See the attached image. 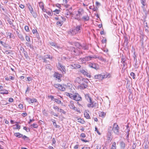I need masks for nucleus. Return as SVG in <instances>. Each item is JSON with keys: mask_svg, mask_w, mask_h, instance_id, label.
<instances>
[{"mask_svg": "<svg viewBox=\"0 0 149 149\" xmlns=\"http://www.w3.org/2000/svg\"><path fill=\"white\" fill-rule=\"evenodd\" d=\"M110 76V74H108L107 75V73L105 74L103 73L101 74L95 75L94 76V78L95 79H98L99 80H101L104 79L106 78L107 77L109 78Z\"/></svg>", "mask_w": 149, "mask_h": 149, "instance_id": "1", "label": "nucleus"}, {"mask_svg": "<svg viewBox=\"0 0 149 149\" xmlns=\"http://www.w3.org/2000/svg\"><path fill=\"white\" fill-rule=\"evenodd\" d=\"M112 130L116 134L118 135L119 134V127L116 123L114 124Z\"/></svg>", "mask_w": 149, "mask_h": 149, "instance_id": "2", "label": "nucleus"}, {"mask_svg": "<svg viewBox=\"0 0 149 149\" xmlns=\"http://www.w3.org/2000/svg\"><path fill=\"white\" fill-rule=\"evenodd\" d=\"M53 57L51 56L50 55L46 54L42 57V59L43 60V62L48 63L49 61H47V59H49L52 60L53 59Z\"/></svg>", "mask_w": 149, "mask_h": 149, "instance_id": "3", "label": "nucleus"}, {"mask_svg": "<svg viewBox=\"0 0 149 149\" xmlns=\"http://www.w3.org/2000/svg\"><path fill=\"white\" fill-rule=\"evenodd\" d=\"M71 49L72 53L74 55L78 56L82 54L81 52H80L77 49H76L73 47H71Z\"/></svg>", "mask_w": 149, "mask_h": 149, "instance_id": "4", "label": "nucleus"}, {"mask_svg": "<svg viewBox=\"0 0 149 149\" xmlns=\"http://www.w3.org/2000/svg\"><path fill=\"white\" fill-rule=\"evenodd\" d=\"M57 67L60 70L63 74L65 73L66 70L65 66L61 64L58 63L57 65Z\"/></svg>", "mask_w": 149, "mask_h": 149, "instance_id": "5", "label": "nucleus"}, {"mask_svg": "<svg viewBox=\"0 0 149 149\" xmlns=\"http://www.w3.org/2000/svg\"><path fill=\"white\" fill-rule=\"evenodd\" d=\"M92 58L93 57L92 56H88L83 58H80L79 60L82 62L83 63H86V61L91 60Z\"/></svg>", "mask_w": 149, "mask_h": 149, "instance_id": "6", "label": "nucleus"}, {"mask_svg": "<svg viewBox=\"0 0 149 149\" xmlns=\"http://www.w3.org/2000/svg\"><path fill=\"white\" fill-rule=\"evenodd\" d=\"M27 6L29 10L30 11L33 17L35 18L37 16L36 13L33 11V9L31 5L30 4H28Z\"/></svg>", "mask_w": 149, "mask_h": 149, "instance_id": "7", "label": "nucleus"}, {"mask_svg": "<svg viewBox=\"0 0 149 149\" xmlns=\"http://www.w3.org/2000/svg\"><path fill=\"white\" fill-rule=\"evenodd\" d=\"M54 86L56 88H58L61 91H64L65 88L64 87V84H54Z\"/></svg>", "mask_w": 149, "mask_h": 149, "instance_id": "8", "label": "nucleus"}, {"mask_svg": "<svg viewBox=\"0 0 149 149\" xmlns=\"http://www.w3.org/2000/svg\"><path fill=\"white\" fill-rule=\"evenodd\" d=\"M89 66L90 67L95 69L96 70H98L99 68L98 65L97 64L95 63H90L89 65Z\"/></svg>", "mask_w": 149, "mask_h": 149, "instance_id": "9", "label": "nucleus"}, {"mask_svg": "<svg viewBox=\"0 0 149 149\" xmlns=\"http://www.w3.org/2000/svg\"><path fill=\"white\" fill-rule=\"evenodd\" d=\"M68 33L71 35H74L76 34L77 33L74 28H72L68 31Z\"/></svg>", "mask_w": 149, "mask_h": 149, "instance_id": "10", "label": "nucleus"}, {"mask_svg": "<svg viewBox=\"0 0 149 149\" xmlns=\"http://www.w3.org/2000/svg\"><path fill=\"white\" fill-rule=\"evenodd\" d=\"M19 52L21 55H24L25 56H26L27 54L26 52L24 51V48L22 47H21L20 48Z\"/></svg>", "mask_w": 149, "mask_h": 149, "instance_id": "11", "label": "nucleus"}, {"mask_svg": "<svg viewBox=\"0 0 149 149\" xmlns=\"http://www.w3.org/2000/svg\"><path fill=\"white\" fill-rule=\"evenodd\" d=\"M90 19L88 15L83 16L82 18H81V20L85 22L86 21H89Z\"/></svg>", "mask_w": 149, "mask_h": 149, "instance_id": "12", "label": "nucleus"}, {"mask_svg": "<svg viewBox=\"0 0 149 149\" xmlns=\"http://www.w3.org/2000/svg\"><path fill=\"white\" fill-rule=\"evenodd\" d=\"M74 100L76 101H81V98L78 93H75Z\"/></svg>", "mask_w": 149, "mask_h": 149, "instance_id": "13", "label": "nucleus"}, {"mask_svg": "<svg viewBox=\"0 0 149 149\" xmlns=\"http://www.w3.org/2000/svg\"><path fill=\"white\" fill-rule=\"evenodd\" d=\"M26 100L29 103H33L37 102V100L35 98L31 99L29 97L26 98Z\"/></svg>", "mask_w": 149, "mask_h": 149, "instance_id": "14", "label": "nucleus"}, {"mask_svg": "<svg viewBox=\"0 0 149 149\" xmlns=\"http://www.w3.org/2000/svg\"><path fill=\"white\" fill-rule=\"evenodd\" d=\"M80 72L84 75L86 76L89 78H91V75L89 74L88 72L84 70H82L80 71Z\"/></svg>", "mask_w": 149, "mask_h": 149, "instance_id": "15", "label": "nucleus"}, {"mask_svg": "<svg viewBox=\"0 0 149 149\" xmlns=\"http://www.w3.org/2000/svg\"><path fill=\"white\" fill-rule=\"evenodd\" d=\"M70 65L73 68L75 69L79 68L81 67V66L80 65L76 63L71 64Z\"/></svg>", "mask_w": 149, "mask_h": 149, "instance_id": "16", "label": "nucleus"}, {"mask_svg": "<svg viewBox=\"0 0 149 149\" xmlns=\"http://www.w3.org/2000/svg\"><path fill=\"white\" fill-rule=\"evenodd\" d=\"M19 138H22V139L24 140L28 141L29 140V138L25 135H23V134L19 133Z\"/></svg>", "mask_w": 149, "mask_h": 149, "instance_id": "17", "label": "nucleus"}, {"mask_svg": "<svg viewBox=\"0 0 149 149\" xmlns=\"http://www.w3.org/2000/svg\"><path fill=\"white\" fill-rule=\"evenodd\" d=\"M74 29H75V30L77 33L78 32H80V31L81 29H82V26L81 25H77Z\"/></svg>", "mask_w": 149, "mask_h": 149, "instance_id": "18", "label": "nucleus"}, {"mask_svg": "<svg viewBox=\"0 0 149 149\" xmlns=\"http://www.w3.org/2000/svg\"><path fill=\"white\" fill-rule=\"evenodd\" d=\"M126 146V144L123 141H121L120 143V149H125Z\"/></svg>", "mask_w": 149, "mask_h": 149, "instance_id": "19", "label": "nucleus"}, {"mask_svg": "<svg viewBox=\"0 0 149 149\" xmlns=\"http://www.w3.org/2000/svg\"><path fill=\"white\" fill-rule=\"evenodd\" d=\"M84 13V10L82 8H79L78 10V13L81 17Z\"/></svg>", "mask_w": 149, "mask_h": 149, "instance_id": "20", "label": "nucleus"}, {"mask_svg": "<svg viewBox=\"0 0 149 149\" xmlns=\"http://www.w3.org/2000/svg\"><path fill=\"white\" fill-rule=\"evenodd\" d=\"M61 75L59 74L55 73L54 74V77L58 79V81H61L60 78L61 77Z\"/></svg>", "mask_w": 149, "mask_h": 149, "instance_id": "21", "label": "nucleus"}, {"mask_svg": "<svg viewBox=\"0 0 149 149\" xmlns=\"http://www.w3.org/2000/svg\"><path fill=\"white\" fill-rule=\"evenodd\" d=\"M82 81V80H81V79L79 77H77L75 80V82L78 84H80Z\"/></svg>", "mask_w": 149, "mask_h": 149, "instance_id": "22", "label": "nucleus"}, {"mask_svg": "<svg viewBox=\"0 0 149 149\" xmlns=\"http://www.w3.org/2000/svg\"><path fill=\"white\" fill-rule=\"evenodd\" d=\"M81 16L79 15L78 13L76 15L75 17L74 18L75 19L79 21L81 20V18H80Z\"/></svg>", "mask_w": 149, "mask_h": 149, "instance_id": "23", "label": "nucleus"}, {"mask_svg": "<svg viewBox=\"0 0 149 149\" xmlns=\"http://www.w3.org/2000/svg\"><path fill=\"white\" fill-rule=\"evenodd\" d=\"M8 91L7 90H2L0 91V93L1 94H8Z\"/></svg>", "mask_w": 149, "mask_h": 149, "instance_id": "24", "label": "nucleus"}, {"mask_svg": "<svg viewBox=\"0 0 149 149\" xmlns=\"http://www.w3.org/2000/svg\"><path fill=\"white\" fill-rule=\"evenodd\" d=\"M52 122L53 123V125L56 128H59V126L57 125L56 124V121L54 120H52Z\"/></svg>", "mask_w": 149, "mask_h": 149, "instance_id": "25", "label": "nucleus"}, {"mask_svg": "<svg viewBox=\"0 0 149 149\" xmlns=\"http://www.w3.org/2000/svg\"><path fill=\"white\" fill-rule=\"evenodd\" d=\"M126 59L124 57H123L122 58V61L121 62L123 64V66H124L125 65L127 64V63L125 62Z\"/></svg>", "mask_w": 149, "mask_h": 149, "instance_id": "26", "label": "nucleus"}, {"mask_svg": "<svg viewBox=\"0 0 149 149\" xmlns=\"http://www.w3.org/2000/svg\"><path fill=\"white\" fill-rule=\"evenodd\" d=\"M144 24L145 31L146 32H148V26L147 23L146 22H144Z\"/></svg>", "mask_w": 149, "mask_h": 149, "instance_id": "27", "label": "nucleus"}, {"mask_svg": "<svg viewBox=\"0 0 149 149\" xmlns=\"http://www.w3.org/2000/svg\"><path fill=\"white\" fill-rule=\"evenodd\" d=\"M85 97L86 99L87 100L88 102L91 99V97L89 96L88 94H85Z\"/></svg>", "mask_w": 149, "mask_h": 149, "instance_id": "28", "label": "nucleus"}, {"mask_svg": "<svg viewBox=\"0 0 149 149\" xmlns=\"http://www.w3.org/2000/svg\"><path fill=\"white\" fill-rule=\"evenodd\" d=\"M75 46L79 49L81 48L82 47V46L78 42H77L75 43Z\"/></svg>", "mask_w": 149, "mask_h": 149, "instance_id": "29", "label": "nucleus"}, {"mask_svg": "<svg viewBox=\"0 0 149 149\" xmlns=\"http://www.w3.org/2000/svg\"><path fill=\"white\" fill-rule=\"evenodd\" d=\"M26 46L27 47H29L31 49H33V45H31L29 42H26Z\"/></svg>", "mask_w": 149, "mask_h": 149, "instance_id": "30", "label": "nucleus"}, {"mask_svg": "<svg viewBox=\"0 0 149 149\" xmlns=\"http://www.w3.org/2000/svg\"><path fill=\"white\" fill-rule=\"evenodd\" d=\"M16 124L13 125V128L14 129H18L19 128V125L18 122H15Z\"/></svg>", "mask_w": 149, "mask_h": 149, "instance_id": "31", "label": "nucleus"}, {"mask_svg": "<svg viewBox=\"0 0 149 149\" xmlns=\"http://www.w3.org/2000/svg\"><path fill=\"white\" fill-rule=\"evenodd\" d=\"M6 20L8 23L10 24V25H13V23L12 22L13 21V20H11L9 18H7Z\"/></svg>", "mask_w": 149, "mask_h": 149, "instance_id": "32", "label": "nucleus"}, {"mask_svg": "<svg viewBox=\"0 0 149 149\" xmlns=\"http://www.w3.org/2000/svg\"><path fill=\"white\" fill-rule=\"evenodd\" d=\"M111 149H116V143L115 142H114L113 143L112 147Z\"/></svg>", "mask_w": 149, "mask_h": 149, "instance_id": "33", "label": "nucleus"}, {"mask_svg": "<svg viewBox=\"0 0 149 149\" xmlns=\"http://www.w3.org/2000/svg\"><path fill=\"white\" fill-rule=\"evenodd\" d=\"M39 6L42 9V10H43L44 8L43 3L41 2L39 3Z\"/></svg>", "mask_w": 149, "mask_h": 149, "instance_id": "34", "label": "nucleus"}, {"mask_svg": "<svg viewBox=\"0 0 149 149\" xmlns=\"http://www.w3.org/2000/svg\"><path fill=\"white\" fill-rule=\"evenodd\" d=\"M63 21H58L56 22V24L58 26H61L63 24Z\"/></svg>", "mask_w": 149, "mask_h": 149, "instance_id": "35", "label": "nucleus"}, {"mask_svg": "<svg viewBox=\"0 0 149 149\" xmlns=\"http://www.w3.org/2000/svg\"><path fill=\"white\" fill-rule=\"evenodd\" d=\"M54 100L58 104H60L61 103V102L57 98H55Z\"/></svg>", "mask_w": 149, "mask_h": 149, "instance_id": "36", "label": "nucleus"}, {"mask_svg": "<svg viewBox=\"0 0 149 149\" xmlns=\"http://www.w3.org/2000/svg\"><path fill=\"white\" fill-rule=\"evenodd\" d=\"M30 126L32 127H33L34 128H37L38 127V125L36 123H33V124L31 125Z\"/></svg>", "mask_w": 149, "mask_h": 149, "instance_id": "37", "label": "nucleus"}, {"mask_svg": "<svg viewBox=\"0 0 149 149\" xmlns=\"http://www.w3.org/2000/svg\"><path fill=\"white\" fill-rule=\"evenodd\" d=\"M7 37V38H10L11 37V33L10 32L6 33Z\"/></svg>", "mask_w": 149, "mask_h": 149, "instance_id": "38", "label": "nucleus"}, {"mask_svg": "<svg viewBox=\"0 0 149 149\" xmlns=\"http://www.w3.org/2000/svg\"><path fill=\"white\" fill-rule=\"evenodd\" d=\"M84 84H80V85H79L78 88V89H84Z\"/></svg>", "mask_w": 149, "mask_h": 149, "instance_id": "39", "label": "nucleus"}, {"mask_svg": "<svg viewBox=\"0 0 149 149\" xmlns=\"http://www.w3.org/2000/svg\"><path fill=\"white\" fill-rule=\"evenodd\" d=\"M77 121L82 124L84 123V121L81 118H79L77 119Z\"/></svg>", "mask_w": 149, "mask_h": 149, "instance_id": "40", "label": "nucleus"}, {"mask_svg": "<svg viewBox=\"0 0 149 149\" xmlns=\"http://www.w3.org/2000/svg\"><path fill=\"white\" fill-rule=\"evenodd\" d=\"M130 130L129 128V127L128 125L127 126V129L125 130V132L128 134V133H130Z\"/></svg>", "mask_w": 149, "mask_h": 149, "instance_id": "41", "label": "nucleus"}, {"mask_svg": "<svg viewBox=\"0 0 149 149\" xmlns=\"http://www.w3.org/2000/svg\"><path fill=\"white\" fill-rule=\"evenodd\" d=\"M84 115L85 117L87 119H88L89 118L90 116H89V114L87 113L86 112L85 113H84Z\"/></svg>", "mask_w": 149, "mask_h": 149, "instance_id": "42", "label": "nucleus"}, {"mask_svg": "<svg viewBox=\"0 0 149 149\" xmlns=\"http://www.w3.org/2000/svg\"><path fill=\"white\" fill-rule=\"evenodd\" d=\"M130 76L133 79H134L135 76V74L134 73L132 72L130 73Z\"/></svg>", "mask_w": 149, "mask_h": 149, "instance_id": "43", "label": "nucleus"}, {"mask_svg": "<svg viewBox=\"0 0 149 149\" xmlns=\"http://www.w3.org/2000/svg\"><path fill=\"white\" fill-rule=\"evenodd\" d=\"M106 115V113L103 112H102L100 114V116L102 117H104Z\"/></svg>", "mask_w": 149, "mask_h": 149, "instance_id": "44", "label": "nucleus"}, {"mask_svg": "<svg viewBox=\"0 0 149 149\" xmlns=\"http://www.w3.org/2000/svg\"><path fill=\"white\" fill-rule=\"evenodd\" d=\"M124 43H126V45H127L128 43V38L127 37L125 38V39L124 40Z\"/></svg>", "mask_w": 149, "mask_h": 149, "instance_id": "45", "label": "nucleus"}, {"mask_svg": "<svg viewBox=\"0 0 149 149\" xmlns=\"http://www.w3.org/2000/svg\"><path fill=\"white\" fill-rule=\"evenodd\" d=\"M141 1L143 6H144L146 5L145 4L146 0H141Z\"/></svg>", "mask_w": 149, "mask_h": 149, "instance_id": "46", "label": "nucleus"}, {"mask_svg": "<svg viewBox=\"0 0 149 149\" xmlns=\"http://www.w3.org/2000/svg\"><path fill=\"white\" fill-rule=\"evenodd\" d=\"M58 111L60 112H61L64 114H65L66 113V112L64 111V110L62 109H59Z\"/></svg>", "mask_w": 149, "mask_h": 149, "instance_id": "47", "label": "nucleus"}, {"mask_svg": "<svg viewBox=\"0 0 149 149\" xmlns=\"http://www.w3.org/2000/svg\"><path fill=\"white\" fill-rule=\"evenodd\" d=\"M136 146V143H134L132 146V149H135Z\"/></svg>", "mask_w": 149, "mask_h": 149, "instance_id": "48", "label": "nucleus"}, {"mask_svg": "<svg viewBox=\"0 0 149 149\" xmlns=\"http://www.w3.org/2000/svg\"><path fill=\"white\" fill-rule=\"evenodd\" d=\"M23 129L24 130H25L27 132H28L30 131V129L29 128H27L26 127H23Z\"/></svg>", "mask_w": 149, "mask_h": 149, "instance_id": "49", "label": "nucleus"}, {"mask_svg": "<svg viewBox=\"0 0 149 149\" xmlns=\"http://www.w3.org/2000/svg\"><path fill=\"white\" fill-rule=\"evenodd\" d=\"M95 131L98 134L100 135L101 134L99 132L96 127H95Z\"/></svg>", "mask_w": 149, "mask_h": 149, "instance_id": "50", "label": "nucleus"}, {"mask_svg": "<svg viewBox=\"0 0 149 149\" xmlns=\"http://www.w3.org/2000/svg\"><path fill=\"white\" fill-rule=\"evenodd\" d=\"M92 57H93V58H99V59H101V60H104V58H100L99 57H97L96 56H93Z\"/></svg>", "mask_w": 149, "mask_h": 149, "instance_id": "51", "label": "nucleus"}, {"mask_svg": "<svg viewBox=\"0 0 149 149\" xmlns=\"http://www.w3.org/2000/svg\"><path fill=\"white\" fill-rule=\"evenodd\" d=\"M50 44L51 45L53 46H56V44L53 42H50Z\"/></svg>", "mask_w": 149, "mask_h": 149, "instance_id": "52", "label": "nucleus"}, {"mask_svg": "<svg viewBox=\"0 0 149 149\" xmlns=\"http://www.w3.org/2000/svg\"><path fill=\"white\" fill-rule=\"evenodd\" d=\"M61 11L60 10L58 9H55L53 11L56 14H58Z\"/></svg>", "mask_w": 149, "mask_h": 149, "instance_id": "53", "label": "nucleus"}, {"mask_svg": "<svg viewBox=\"0 0 149 149\" xmlns=\"http://www.w3.org/2000/svg\"><path fill=\"white\" fill-rule=\"evenodd\" d=\"M50 114L52 115H54L55 116H57V117L58 116V115L56 114V113L53 112H52V111L50 113Z\"/></svg>", "mask_w": 149, "mask_h": 149, "instance_id": "54", "label": "nucleus"}, {"mask_svg": "<svg viewBox=\"0 0 149 149\" xmlns=\"http://www.w3.org/2000/svg\"><path fill=\"white\" fill-rule=\"evenodd\" d=\"M71 93H68V92H65V95L68 96L70 98V97H71Z\"/></svg>", "mask_w": 149, "mask_h": 149, "instance_id": "55", "label": "nucleus"}, {"mask_svg": "<svg viewBox=\"0 0 149 149\" xmlns=\"http://www.w3.org/2000/svg\"><path fill=\"white\" fill-rule=\"evenodd\" d=\"M47 13L48 15L51 16H52L53 15V13L52 12L48 11L47 12Z\"/></svg>", "mask_w": 149, "mask_h": 149, "instance_id": "56", "label": "nucleus"}, {"mask_svg": "<svg viewBox=\"0 0 149 149\" xmlns=\"http://www.w3.org/2000/svg\"><path fill=\"white\" fill-rule=\"evenodd\" d=\"M49 98H50L52 100H54V99H55L53 96L52 95H50L48 96Z\"/></svg>", "mask_w": 149, "mask_h": 149, "instance_id": "57", "label": "nucleus"}, {"mask_svg": "<svg viewBox=\"0 0 149 149\" xmlns=\"http://www.w3.org/2000/svg\"><path fill=\"white\" fill-rule=\"evenodd\" d=\"M71 99L74 100L75 98V94L74 95H73L72 94H71V97H70Z\"/></svg>", "mask_w": 149, "mask_h": 149, "instance_id": "58", "label": "nucleus"}, {"mask_svg": "<svg viewBox=\"0 0 149 149\" xmlns=\"http://www.w3.org/2000/svg\"><path fill=\"white\" fill-rule=\"evenodd\" d=\"M86 136L84 133H82L80 135V136L83 138H84L86 137Z\"/></svg>", "mask_w": 149, "mask_h": 149, "instance_id": "59", "label": "nucleus"}, {"mask_svg": "<svg viewBox=\"0 0 149 149\" xmlns=\"http://www.w3.org/2000/svg\"><path fill=\"white\" fill-rule=\"evenodd\" d=\"M66 11V15H70V11L69 10V9H67Z\"/></svg>", "mask_w": 149, "mask_h": 149, "instance_id": "60", "label": "nucleus"}, {"mask_svg": "<svg viewBox=\"0 0 149 149\" xmlns=\"http://www.w3.org/2000/svg\"><path fill=\"white\" fill-rule=\"evenodd\" d=\"M26 41H27L28 42H29L30 41V38L29 36H26Z\"/></svg>", "mask_w": 149, "mask_h": 149, "instance_id": "61", "label": "nucleus"}, {"mask_svg": "<svg viewBox=\"0 0 149 149\" xmlns=\"http://www.w3.org/2000/svg\"><path fill=\"white\" fill-rule=\"evenodd\" d=\"M97 105V103H94V102L93 103V105H92V107L93 108L94 107H96Z\"/></svg>", "mask_w": 149, "mask_h": 149, "instance_id": "62", "label": "nucleus"}, {"mask_svg": "<svg viewBox=\"0 0 149 149\" xmlns=\"http://www.w3.org/2000/svg\"><path fill=\"white\" fill-rule=\"evenodd\" d=\"M25 29L27 31H29V29L28 26H26L25 27Z\"/></svg>", "mask_w": 149, "mask_h": 149, "instance_id": "63", "label": "nucleus"}, {"mask_svg": "<svg viewBox=\"0 0 149 149\" xmlns=\"http://www.w3.org/2000/svg\"><path fill=\"white\" fill-rule=\"evenodd\" d=\"M14 77H13V76H9V80H13L14 79Z\"/></svg>", "mask_w": 149, "mask_h": 149, "instance_id": "64", "label": "nucleus"}]
</instances>
